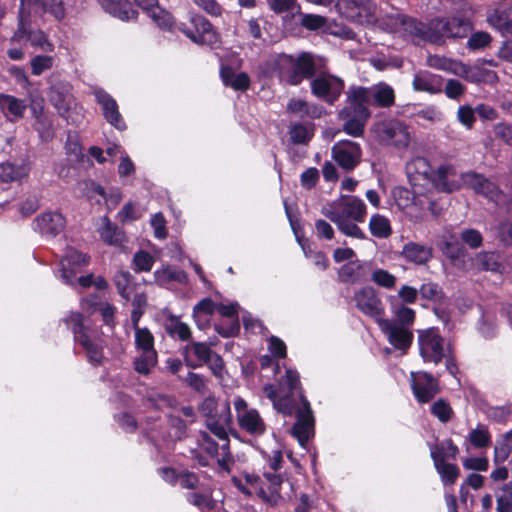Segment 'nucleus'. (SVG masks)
Segmentation results:
<instances>
[{
  "label": "nucleus",
  "instance_id": "obj_1",
  "mask_svg": "<svg viewBox=\"0 0 512 512\" xmlns=\"http://www.w3.org/2000/svg\"><path fill=\"white\" fill-rule=\"evenodd\" d=\"M179 352L185 365L190 369H197L206 365L215 377L222 378L225 368L224 360L206 342L190 340L180 348Z\"/></svg>",
  "mask_w": 512,
  "mask_h": 512
},
{
  "label": "nucleus",
  "instance_id": "obj_2",
  "mask_svg": "<svg viewBox=\"0 0 512 512\" xmlns=\"http://www.w3.org/2000/svg\"><path fill=\"white\" fill-rule=\"evenodd\" d=\"M287 67H281V78L290 86H299L304 80H312L317 74L314 57L309 52H301L296 57L285 54L282 57Z\"/></svg>",
  "mask_w": 512,
  "mask_h": 512
},
{
  "label": "nucleus",
  "instance_id": "obj_3",
  "mask_svg": "<svg viewBox=\"0 0 512 512\" xmlns=\"http://www.w3.org/2000/svg\"><path fill=\"white\" fill-rule=\"evenodd\" d=\"M62 321L72 331L74 340L85 350L89 362L95 366L101 365L104 359L103 348L90 339V328L84 324V315L71 311Z\"/></svg>",
  "mask_w": 512,
  "mask_h": 512
},
{
  "label": "nucleus",
  "instance_id": "obj_4",
  "mask_svg": "<svg viewBox=\"0 0 512 512\" xmlns=\"http://www.w3.org/2000/svg\"><path fill=\"white\" fill-rule=\"evenodd\" d=\"M178 30L198 45H207L214 48L221 43L220 34L215 30L212 23L199 14L192 15L189 24L181 23Z\"/></svg>",
  "mask_w": 512,
  "mask_h": 512
},
{
  "label": "nucleus",
  "instance_id": "obj_5",
  "mask_svg": "<svg viewBox=\"0 0 512 512\" xmlns=\"http://www.w3.org/2000/svg\"><path fill=\"white\" fill-rule=\"evenodd\" d=\"M344 88V80L330 73L316 74L310 81L311 94L330 106L339 100Z\"/></svg>",
  "mask_w": 512,
  "mask_h": 512
},
{
  "label": "nucleus",
  "instance_id": "obj_6",
  "mask_svg": "<svg viewBox=\"0 0 512 512\" xmlns=\"http://www.w3.org/2000/svg\"><path fill=\"white\" fill-rule=\"evenodd\" d=\"M470 30V22L459 17L435 18L429 25L430 40L434 43L443 38H464Z\"/></svg>",
  "mask_w": 512,
  "mask_h": 512
},
{
  "label": "nucleus",
  "instance_id": "obj_7",
  "mask_svg": "<svg viewBox=\"0 0 512 512\" xmlns=\"http://www.w3.org/2000/svg\"><path fill=\"white\" fill-rule=\"evenodd\" d=\"M445 339L440 335L438 328H428L418 331L419 354L425 363L435 365L442 362L445 356Z\"/></svg>",
  "mask_w": 512,
  "mask_h": 512
},
{
  "label": "nucleus",
  "instance_id": "obj_8",
  "mask_svg": "<svg viewBox=\"0 0 512 512\" xmlns=\"http://www.w3.org/2000/svg\"><path fill=\"white\" fill-rule=\"evenodd\" d=\"M300 403L296 411V421L292 426L291 434L302 447H305L315 434V418L309 400L300 393Z\"/></svg>",
  "mask_w": 512,
  "mask_h": 512
},
{
  "label": "nucleus",
  "instance_id": "obj_9",
  "mask_svg": "<svg viewBox=\"0 0 512 512\" xmlns=\"http://www.w3.org/2000/svg\"><path fill=\"white\" fill-rule=\"evenodd\" d=\"M23 40L29 41L34 47H39L44 51H53V44L48 40L47 35L40 29L33 30L31 28L30 15L24 14L21 7L18 15L17 29L11 37L10 41L20 43Z\"/></svg>",
  "mask_w": 512,
  "mask_h": 512
},
{
  "label": "nucleus",
  "instance_id": "obj_10",
  "mask_svg": "<svg viewBox=\"0 0 512 512\" xmlns=\"http://www.w3.org/2000/svg\"><path fill=\"white\" fill-rule=\"evenodd\" d=\"M410 378L412 393L420 404L429 403L441 391L439 379L429 372H411Z\"/></svg>",
  "mask_w": 512,
  "mask_h": 512
},
{
  "label": "nucleus",
  "instance_id": "obj_11",
  "mask_svg": "<svg viewBox=\"0 0 512 512\" xmlns=\"http://www.w3.org/2000/svg\"><path fill=\"white\" fill-rule=\"evenodd\" d=\"M371 88L363 86H351L347 92L348 105L339 111V117H350L356 114L362 117H370L368 106L372 105L370 99Z\"/></svg>",
  "mask_w": 512,
  "mask_h": 512
},
{
  "label": "nucleus",
  "instance_id": "obj_12",
  "mask_svg": "<svg viewBox=\"0 0 512 512\" xmlns=\"http://www.w3.org/2000/svg\"><path fill=\"white\" fill-rule=\"evenodd\" d=\"M356 307L364 315L380 323L385 315L384 305L377 291L371 286H365L355 292L353 296Z\"/></svg>",
  "mask_w": 512,
  "mask_h": 512
},
{
  "label": "nucleus",
  "instance_id": "obj_13",
  "mask_svg": "<svg viewBox=\"0 0 512 512\" xmlns=\"http://www.w3.org/2000/svg\"><path fill=\"white\" fill-rule=\"evenodd\" d=\"M332 158L345 171H353L361 162L360 144L351 140H341L331 149Z\"/></svg>",
  "mask_w": 512,
  "mask_h": 512
},
{
  "label": "nucleus",
  "instance_id": "obj_14",
  "mask_svg": "<svg viewBox=\"0 0 512 512\" xmlns=\"http://www.w3.org/2000/svg\"><path fill=\"white\" fill-rule=\"evenodd\" d=\"M389 343L396 349L406 353L412 346L414 335L411 328L394 324L390 320L383 319L379 323Z\"/></svg>",
  "mask_w": 512,
  "mask_h": 512
},
{
  "label": "nucleus",
  "instance_id": "obj_15",
  "mask_svg": "<svg viewBox=\"0 0 512 512\" xmlns=\"http://www.w3.org/2000/svg\"><path fill=\"white\" fill-rule=\"evenodd\" d=\"M462 178L465 184L473 189L475 193L483 195L490 201L498 202L503 196L500 187L482 174L472 171L464 173Z\"/></svg>",
  "mask_w": 512,
  "mask_h": 512
},
{
  "label": "nucleus",
  "instance_id": "obj_16",
  "mask_svg": "<svg viewBox=\"0 0 512 512\" xmlns=\"http://www.w3.org/2000/svg\"><path fill=\"white\" fill-rule=\"evenodd\" d=\"M94 94L97 103L102 108L103 116L106 121L120 131L125 130L126 124L119 112L116 100L101 88L97 89Z\"/></svg>",
  "mask_w": 512,
  "mask_h": 512
},
{
  "label": "nucleus",
  "instance_id": "obj_17",
  "mask_svg": "<svg viewBox=\"0 0 512 512\" xmlns=\"http://www.w3.org/2000/svg\"><path fill=\"white\" fill-rule=\"evenodd\" d=\"M109 15L122 22L137 21L139 12L132 6L130 0H95Z\"/></svg>",
  "mask_w": 512,
  "mask_h": 512
},
{
  "label": "nucleus",
  "instance_id": "obj_18",
  "mask_svg": "<svg viewBox=\"0 0 512 512\" xmlns=\"http://www.w3.org/2000/svg\"><path fill=\"white\" fill-rule=\"evenodd\" d=\"M65 227V219L58 212H45L34 220V230L46 237H56Z\"/></svg>",
  "mask_w": 512,
  "mask_h": 512
},
{
  "label": "nucleus",
  "instance_id": "obj_19",
  "mask_svg": "<svg viewBox=\"0 0 512 512\" xmlns=\"http://www.w3.org/2000/svg\"><path fill=\"white\" fill-rule=\"evenodd\" d=\"M400 256L408 263L425 265L432 259L433 249L427 245L410 241L403 246Z\"/></svg>",
  "mask_w": 512,
  "mask_h": 512
},
{
  "label": "nucleus",
  "instance_id": "obj_20",
  "mask_svg": "<svg viewBox=\"0 0 512 512\" xmlns=\"http://www.w3.org/2000/svg\"><path fill=\"white\" fill-rule=\"evenodd\" d=\"M444 79L442 76L429 71H420L413 77L412 86L417 92L438 94L443 90Z\"/></svg>",
  "mask_w": 512,
  "mask_h": 512
},
{
  "label": "nucleus",
  "instance_id": "obj_21",
  "mask_svg": "<svg viewBox=\"0 0 512 512\" xmlns=\"http://www.w3.org/2000/svg\"><path fill=\"white\" fill-rule=\"evenodd\" d=\"M264 478L268 482V490H265L264 487H260L256 492L258 498H260L263 502L275 505L279 498H281V487L284 482L283 476L277 472H264Z\"/></svg>",
  "mask_w": 512,
  "mask_h": 512
},
{
  "label": "nucleus",
  "instance_id": "obj_22",
  "mask_svg": "<svg viewBox=\"0 0 512 512\" xmlns=\"http://www.w3.org/2000/svg\"><path fill=\"white\" fill-rule=\"evenodd\" d=\"M454 167L450 164L440 165L436 170L432 169L431 184L432 188L438 192L452 193L458 189L455 181H449L448 177L454 175Z\"/></svg>",
  "mask_w": 512,
  "mask_h": 512
},
{
  "label": "nucleus",
  "instance_id": "obj_23",
  "mask_svg": "<svg viewBox=\"0 0 512 512\" xmlns=\"http://www.w3.org/2000/svg\"><path fill=\"white\" fill-rule=\"evenodd\" d=\"M237 420L240 429L252 436L260 437L266 433V424L255 408L245 411Z\"/></svg>",
  "mask_w": 512,
  "mask_h": 512
},
{
  "label": "nucleus",
  "instance_id": "obj_24",
  "mask_svg": "<svg viewBox=\"0 0 512 512\" xmlns=\"http://www.w3.org/2000/svg\"><path fill=\"white\" fill-rule=\"evenodd\" d=\"M102 226L97 229L101 240L109 246H122L126 241V235L123 229L111 222L108 215L101 217Z\"/></svg>",
  "mask_w": 512,
  "mask_h": 512
},
{
  "label": "nucleus",
  "instance_id": "obj_25",
  "mask_svg": "<svg viewBox=\"0 0 512 512\" xmlns=\"http://www.w3.org/2000/svg\"><path fill=\"white\" fill-rule=\"evenodd\" d=\"M322 213L333 222L344 235L360 240L366 238L364 232L356 224L357 222L352 221L350 218L340 216L339 211L324 210Z\"/></svg>",
  "mask_w": 512,
  "mask_h": 512
},
{
  "label": "nucleus",
  "instance_id": "obj_26",
  "mask_svg": "<svg viewBox=\"0 0 512 512\" xmlns=\"http://www.w3.org/2000/svg\"><path fill=\"white\" fill-rule=\"evenodd\" d=\"M287 113L295 115L301 119H317L322 115V107L314 103H308L304 99L291 98L286 106Z\"/></svg>",
  "mask_w": 512,
  "mask_h": 512
},
{
  "label": "nucleus",
  "instance_id": "obj_27",
  "mask_svg": "<svg viewBox=\"0 0 512 512\" xmlns=\"http://www.w3.org/2000/svg\"><path fill=\"white\" fill-rule=\"evenodd\" d=\"M433 460L434 467L440 476L444 486H452L456 483L460 476V469L457 464L448 463L443 461L442 456H437L435 453H430Z\"/></svg>",
  "mask_w": 512,
  "mask_h": 512
},
{
  "label": "nucleus",
  "instance_id": "obj_28",
  "mask_svg": "<svg viewBox=\"0 0 512 512\" xmlns=\"http://www.w3.org/2000/svg\"><path fill=\"white\" fill-rule=\"evenodd\" d=\"M164 328L167 335L173 339L189 342L192 337L190 327L180 320V317L169 314L165 320Z\"/></svg>",
  "mask_w": 512,
  "mask_h": 512
},
{
  "label": "nucleus",
  "instance_id": "obj_29",
  "mask_svg": "<svg viewBox=\"0 0 512 512\" xmlns=\"http://www.w3.org/2000/svg\"><path fill=\"white\" fill-rule=\"evenodd\" d=\"M340 216L350 218L354 222H364L367 211L364 201L355 196H346L342 207L339 211Z\"/></svg>",
  "mask_w": 512,
  "mask_h": 512
},
{
  "label": "nucleus",
  "instance_id": "obj_30",
  "mask_svg": "<svg viewBox=\"0 0 512 512\" xmlns=\"http://www.w3.org/2000/svg\"><path fill=\"white\" fill-rule=\"evenodd\" d=\"M189 504L197 507L202 512L213 511L217 504L213 498V490L211 488L203 489L199 492H192L186 495Z\"/></svg>",
  "mask_w": 512,
  "mask_h": 512
},
{
  "label": "nucleus",
  "instance_id": "obj_31",
  "mask_svg": "<svg viewBox=\"0 0 512 512\" xmlns=\"http://www.w3.org/2000/svg\"><path fill=\"white\" fill-rule=\"evenodd\" d=\"M370 99L372 106L389 108L395 103V92L391 86L380 84L371 88Z\"/></svg>",
  "mask_w": 512,
  "mask_h": 512
},
{
  "label": "nucleus",
  "instance_id": "obj_32",
  "mask_svg": "<svg viewBox=\"0 0 512 512\" xmlns=\"http://www.w3.org/2000/svg\"><path fill=\"white\" fill-rule=\"evenodd\" d=\"M26 108L25 100L16 98L13 95L0 94V109L5 115H11L15 119H20L24 116Z\"/></svg>",
  "mask_w": 512,
  "mask_h": 512
},
{
  "label": "nucleus",
  "instance_id": "obj_33",
  "mask_svg": "<svg viewBox=\"0 0 512 512\" xmlns=\"http://www.w3.org/2000/svg\"><path fill=\"white\" fill-rule=\"evenodd\" d=\"M97 295H93L87 303L92 312H100L104 324L110 328H114L116 307L108 302L97 301Z\"/></svg>",
  "mask_w": 512,
  "mask_h": 512
},
{
  "label": "nucleus",
  "instance_id": "obj_34",
  "mask_svg": "<svg viewBox=\"0 0 512 512\" xmlns=\"http://www.w3.org/2000/svg\"><path fill=\"white\" fill-rule=\"evenodd\" d=\"M241 474L245 480L246 485L243 484L241 479L238 478L237 476L231 477V483L244 496L252 497L253 495L252 491L247 487V485H250L251 487L255 488L256 492L258 491V489H260V487H263V481L258 474L248 471H243Z\"/></svg>",
  "mask_w": 512,
  "mask_h": 512
},
{
  "label": "nucleus",
  "instance_id": "obj_35",
  "mask_svg": "<svg viewBox=\"0 0 512 512\" xmlns=\"http://www.w3.org/2000/svg\"><path fill=\"white\" fill-rule=\"evenodd\" d=\"M512 453V430L504 433L494 447L493 461L496 465L504 463Z\"/></svg>",
  "mask_w": 512,
  "mask_h": 512
},
{
  "label": "nucleus",
  "instance_id": "obj_36",
  "mask_svg": "<svg viewBox=\"0 0 512 512\" xmlns=\"http://www.w3.org/2000/svg\"><path fill=\"white\" fill-rule=\"evenodd\" d=\"M467 439L469 443L477 449L487 448L492 443V435L488 426L481 423L469 432Z\"/></svg>",
  "mask_w": 512,
  "mask_h": 512
},
{
  "label": "nucleus",
  "instance_id": "obj_37",
  "mask_svg": "<svg viewBox=\"0 0 512 512\" xmlns=\"http://www.w3.org/2000/svg\"><path fill=\"white\" fill-rule=\"evenodd\" d=\"M392 194L396 205L402 210L409 208L412 205H417V201L422 204L421 200L418 199L420 195L413 189L409 190L406 187L399 186L394 188Z\"/></svg>",
  "mask_w": 512,
  "mask_h": 512
},
{
  "label": "nucleus",
  "instance_id": "obj_38",
  "mask_svg": "<svg viewBox=\"0 0 512 512\" xmlns=\"http://www.w3.org/2000/svg\"><path fill=\"white\" fill-rule=\"evenodd\" d=\"M295 16L300 17V25L308 31L320 30L327 24L326 17L322 15L302 13L300 5H298V10L292 13V17Z\"/></svg>",
  "mask_w": 512,
  "mask_h": 512
},
{
  "label": "nucleus",
  "instance_id": "obj_39",
  "mask_svg": "<svg viewBox=\"0 0 512 512\" xmlns=\"http://www.w3.org/2000/svg\"><path fill=\"white\" fill-rule=\"evenodd\" d=\"M371 234L380 239L388 238L392 234L391 224L388 218L380 214H374L369 221Z\"/></svg>",
  "mask_w": 512,
  "mask_h": 512
},
{
  "label": "nucleus",
  "instance_id": "obj_40",
  "mask_svg": "<svg viewBox=\"0 0 512 512\" xmlns=\"http://www.w3.org/2000/svg\"><path fill=\"white\" fill-rule=\"evenodd\" d=\"M156 282L165 284L170 282L185 283L187 281V274L184 270L167 266L161 270L154 272Z\"/></svg>",
  "mask_w": 512,
  "mask_h": 512
},
{
  "label": "nucleus",
  "instance_id": "obj_41",
  "mask_svg": "<svg viewBox=\"0 0 512 512\" xmlns=\"http://www.w3.org/2000/svg\"><path fill=\"white\" fill-rule=\"evenodd\" d=\"M344 121L343 131L352 137H361L365 131L366 122L370 117H360L352 114L350 117H339Z\"/></svg>",
  "mask_w": 512,
  "mask_h": 512
},
{
  "label": "nucleus",
  "instance_id": "obj_42",
  "mask_svg": "<svg viewBox=\"0 0 512 512\" xmlns=\"http://www.w3.org/2000/svg\"><path fill=\"white\" fill-rule=\"evenodd\" d=\"M393 298L394 297L391 298V304L393 306L395 320L392 322L394 324L402 325V327L411 328L416 319L415 310L403 304L395 305L393 303Z\"/></svg>",
  "mask_w": 512,
  "mask_h": 512
},
{
  "label": "nucleus",
  "instance_id": "obj_43",
  "mask_svg": "<svg viewBox=\"0 0 512 512\" xmlns=\"http://www.w3.org/2000/svg\"><path fill=\"white\" fill-rule=\"evenodd\" d=\"M489 21L501 32H509L512 29V7L496 9L489 16Z\"/></svg>",
  "mask_w": 512,
  "mask_h": 512
},
{
  "label": "nucleus",
  "instance_id": "obj_44",
  "mask_svg": "<svg viewBox=\"0 0 512 512\" xmlns=\"http://www.w3.org/2000/svg\"><path fill=\"white\" fill-rule=\"evenodd\" d=\"M148 17L163 31L172 32L176 26L174 16L161 6H159L157 10H154Z\"/></svg>",
  "mask_w": 512,
  "mask_h": 512
},
{
  "label": "nucleus",
  "instance_id": "obj_45",
  "mask_svg": "<svg viewBox=\"0 0 512 512\" xmlns=\"http://www.w3.org/2000/svg\"><path fill=\"white\" fill-rule=\"evenodd\" d=\"M26 176V168L22 165H15L10 162L0 164V180L2 182L20 181Z\"/></svg>",
  "mask_w": 512,
  "mask_h": 512
},
{
  "label": "nucleus",
  "instance_id": "obj_46",
  "mask_svg": "<svg viewBox=\"0 0 512 512\" xmlns=\"http://www.w3.org/2000/svg\"><path fill=\"white\" fill-rule=\"evenodd\" d=\"M291 142L295 145L303 144L306 145L314 136L313 125L308 127L303 123L297 122L292 124L290 131Z\"/></svg>",
  "mask_w": 512,
  "mask_h": 512
},
{
  "label": "nucleus",
  "instance_id": "obj_47",
  "mask_svg": "<svg viewBox=\"0 0 512 512\" xmlns=\"http://www.w3.org/2000/svg\"><path fill=\"white\" fill-rule=\"evenodd\" d=\"M158 360L157 351L142 352L133 362L134 369L141 375H148L156 366Z\"/></svg>",
  "mask_w": 512,
  "mask_h": 512
},
{
  "label": "nucleus",
  "instance_id": "obj_48",
  "mask_svg": "<svg viewBox=\"0 0 512 512\" xmlns=\"http://www.w3.org/2000/svg\"><path fill=\"white\" fill-rule=\"evenodd\" d=\"M499 258L496 252H481L477 255L476 261L483 271L499 272L502 267Z\"/></svg>",
  "mask_w": 512,
  "mask_h": 512
},
{
  "label": "nucleus",
  "instance_id": "obj_49",
  "mask_svg": "<svg viewBox=\"0 0 512 512\" xmlns=\"http://www.w3.org/2000/svg\"><path fill=\"white\" fill-rule=\"evenodd\" d=\"M430 412L435 416L441 423H448L453 415L454 411L449 402L444 398H439L430 407Z\"/></svg>",
  "mask_w": 512,
  "mask_h": 512
},
{
  "label": "nucleus",
  "instance_id": "obj_50",
  "mask_svg": "<svg viewBox=\"0 0 512 512\" xmlns=\"http://www.w3.org/2000/svg\"><path fill=\"white\" fill-rule=\"evenodd\" d=\"M135 329V346L142 352L156 351L154 348V336L147 328H140L137 326Z\"/></svg>",
  "mask_w": 512,
  "mask_h": 512
},
{
  "label": "nucleus",
  "instance_id": "obj_51",
  "mask_svg": "<svg viewBox=\"0 0 512 512\" xmlns=\"http://www.w3.org/2000/svg\"><path fill=\"white\" fill-rule=\"evenodd\" d=\"M402 29L411 36L423 38L425 36V24L418 19L402 15L399 18Z\"/></svg>",
  "mask_w": 512,
  "mask_h": 512
},
{
  "label": "nucleus",
  "instance_id": "obj_52",
  "mask_svg": "<svg viewBox=\"0 0 512 512\" xmlns=\"http://www.w3.org/2000/svg\"><path fill=\"white\" fill-rule=\"evenodd\" d=\"M403 124L400 122H389L382 125L379 129V137L387 144L393 145L395 138L401 136L403 138Z\"/></svg>",
  "mask_w": 512,
  "mask_h": 512
},
{
  "label": "nucleus",
  "instance_id": "obj_53",
  "mask_svg": "<svg viewBox=\"0 0 512 512\" xmlns=\"http://www.w3.org/2000/svg\"><path fill=\"white\" fill-rule=\"evenodd\" d=\"M420 296L428 301L440 303L444 300L445 294L438 283H423L419 288Z\"/></svg>",
  "mask_w": 512,
  "mask_h": 512
},
{
  "label": "nucleus",
  "instance_id": "obj_54",
  "mask_svg": "<svg viewBox=\"0 0 512 512\" xmlns=\"http://www.w3.org/2000/svg\"><path fill=\"white\" fill-rule=\"evenodd\" d=\"M295 395L292 393H286L278 398V400L273 405L274 409L284 415V416H292L293 414L296 415V400Z\"/></svg>",
  "mask_w": 512,
  "mask_h": 512
},
{
  "label": "nucleus",
  "instance_id": "obj_55",
  "mask_svg": "<svg viewBox=\"0 0 512 512\" xmlns=\"http://www.w3.org/2000/svg\"><path fill=\"white\" fill-rule=\"evenodd\" d=\"M431 453H435L440 457L442 456L443 461H446V459L456 460L459 454V448L453 440L449 438L444 440L440 445H434L431 448Z\"/></svg>",
  "mask_w": 512,
  "mask_h": 512
},
{
  "label": "nucleus",
  "instance_id": "obj_56",
  "mask_svg": "<svg viewBox=\"0 0 512 512\" xmlns=\"http://www.w3.org/2000/svg\"><path fill=\"white\" fill-rule=\"evenodd\" d=\"M371 281L379 287L391 290L395 288L397 278L388 270L378 268L372 272Z\"/></svg>",
  "mask_w": 512,
  "mask_h": 512
},
{
  "label": "nucleus",
  "instance_id": "obj_57",
  "mask_svg": "<svg viewBox=\"0 0 512 512\" xmlns=\"http://www.w3.org/2000/svg\"><path fill=\"white\" fill-rule=\"evenodd\" d=\"M89 262L90 256L76 249H70L61 261V264H66L68 267L77 269L88 265Z\"/></svg>",
  "mask_w": 512,
  "mask_h": 512
},
{
  "label": "nucleus",
  "instance_id": "obj_58",
  "mask_svg": "<svg viewBox=\"0 0 512 512\" xmlns=\"http://www.w3.org/2000/svg\"><path fill=\"white\" fill-rule=\"evenodd\" d=\"M147 306V297L143 293L135 294L132 300V312H131V322L133 328H137L139 326V321L141 317L145 313V308Z\"/></svg>",
  "mask_w": 512,
  "mask_h": 512
},
{
  "label": "nucleus",
  "instance_id": "obj_59",
  "mask_svg": "<svg viewBox=\"0 0 512 512\" xmlns=\"http://www.w3.org/2000/svg\"><path fill=\"white\" fill-rule=\"evenodd\" d=\"M34 2L54 16L57 20H62L66 15L63 0H34Z\"/></svg>",
  "mask_w": 512,
  "mask_h": 512
},
{
  "label": "nucleus",
  "instance_id": "obj_60",
  "mask_svg": "<svg viewBox=\"0 0 512 512\" xmlns=\"http://www.w3.org/2000/svg\"><path fill=\"white\" fill-rule=\"evenodd\" d=\"M407 176L412 189L420 196L424 195L432 188L431 175H417L410 173L407 174Z\"/></svg>",
  "mask_w": 512,
  "mask_h": 512
},
{
  "label": "nucleus",
  "instance_id": "obj_61",
  "mask_svg": "<svg viewBox=\"0 0 512 512\" xmlns=\"http://www.w3.org/2000/svg\"><path fill=\"white\" fill-rule=\"evenodd\" d=\"M153 256L144 250L137 251L133 256L134 270L136 272H149L154 265Z\"/></svg>",
  "mask_w": 512,
  "mask_h": 512
},
{
  "label": "nucleus",
  "instance_id": "obj_62",
  "mask_svg": "<svg viewBox=\"0 0 512 512\" xmlns=\"http://www.w3.org/2000/svg\"><path fill=\"white\" fill-rule=\"evenodd\" d=\"M501 491L496 500L497 512H512V481L506 483Z\"/></svg>",
  "mask_w": 512,
  "mask_h": 512
},
{
  "label": "nucleus",
  "instance_id": "obj_63",
  "mask_svg": "<svg viewBox=\"0 0 512 512\" xmlns=\"http://www.w3.org/2000/svg\"><path fill=\"white\" fill-rule=\"evenodd\" d=\"M407 174L431 175L432 166L424 157H416L406 166Z\"/></svg>",
  "mask_w": 512,
  "mask_h": 512
},
{
  "label": "nucleus",
  "instance_id": "obj_64",
  "mask_svg": "<svg viewBox=\"0 0 512 512\" xmlns=\"http://www.w3.org/2000/svg\"><path fill=\"white\" fill-rule=\"evenodd\" d=\"M492 37L488 32L478 31L473 33L467 42V47L472 51L482 50L489 46Z\"/></svg>",
  "mask_w": 512,
  "mask_h": 512
}]
</instances>
